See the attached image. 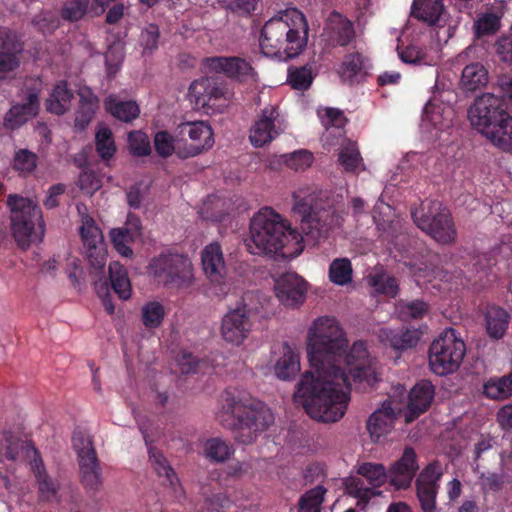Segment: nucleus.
I'll list each match as a JSON object with an SVG mask.
<instances>
[{
  "mask_svg": "<svg viewBox=\"0 0 512 512\" xmlns=\"http://www.w3.org/2000/svg\"><path fill=\"white\" fill-rule=\"evenodd\" d=\"M348 340L338 321L329 316L315 319L307 333L311 370L298 383L295 400L311 418L324 423L340 420L349 402V376L339 366Z\"/></svg>",
  "mask_w": 512,
  "mask_h": 512,
  "instance_id": "nucleus-1",
  "label": "nucleus"
},
{
  "mask_svg": "<svg viewBox=\"0 0 512 512\" xmlns=\"http://www.w3.org/2000/svg\"><path fill=\"white\" fill-rule=\"evenodd\" d=\"M307 29L300 11L294 8L280 11L265 23L259 39L260 49L269 57L293 58L306 45Z\"/></svg>",
  "mask_w": 512,
  "mask_h": 512,
  "instance_id": "nucleus-2",
  "label": "nucleus"
},
{
  "mask_svg": "<svg viewBox=\"0 0 512 512\" xmlns=\"http://www.w3.org/2000/svg\"><path fill=\"white\" fill-rule=\"evenodd\" d=\"M223 409L222 424L235 429V438L244 444L251 443L274 421L271 410L244 391H225Z\"/></svg>",
  "mask_w": 512,
  "mask_h": 512,
  "instance_id": "nucleus-3",
  "label": "nucleus"
},
{
  "mask_svg": "<svg viewBox=\"0 0 512 512\" xmlns=\"http://www.w3.org/2000/svg\"><path fill=\"white\" fill-rule=\"evenodd\" d=\"M302 236L291 229L279 214L271 208H264L255 214L250 223V238L246 246L254 255L275 254L287 243L298 244Z\"/></svg>",
  "mask_w": 512,
  "mask_h": 512,
  "instance_id": "nucleus-4",
  "label": "nucleus"
},
{
  "mask_svg": "<svg viewBox=\"0 0 512 512\" xmlns=\"http://www.w3.org/2000/svg\"><path fill=\"white\" fill-rule=\"evenodd\" d=\"M10 211L11 233L21 249L39 243L44 236V223L39 206L30 198L18 194L7 197Z\"/></svg>",
  "mask_w": 512,
  "mask_h": 512,
  "instance_id": "nucleus-5",
  "label": "nucleus"
},
{
  "mask_svg": "<svg viewBox=\"0 0 512 512\" xmlns=\"http://www.w3.org/2000/svg\"><path fill=\"white\" fill-rule=\"evenodd\" d=\"M466 354L463 339L453 328L445 329L430 345L429 366L437 375L455 372Z\"/></svg>",
  "mask_w": 512,
  "mask_h": 512,
  "instance_id": "nucleus-6",
  "label": "nucleus"
},
{
  "mask_svg": "<svg viewBox=\"0 0 512 512\" xmlns=\"http://www.w3.org/2000/svg\"><path fill=\"white\" fill-rule=\"evenodd\" d=\"M152 275L166 286L184 289L193 284V265L181 254H161L150 262Z\"/></svg>",
  "mask_w": 512,
  "mask_h": 512,
  "instance_id": "nucleus-7",
  "label": "nucleus"
},
{
  "mask_svg": "<svg viewBox=\"0 0 512 512\" xmlns=\"http://www.w3.org/2000/svg\"><path fill=\"white\" fill-rule=\"evenodd\" d=\"M415 224L434 240L450 244L456 238V230L450 212L439 202H431L426 213L423 210L411 211Z\"/></svg>",
  "mask_w": 512,
  "mask_h": 512,
  "instance_id": "nucleus-8",
  "label": "nucleus"
},
{
  "mask_svg": "<svg viewBox=\"0 0 512 512\" xmlns=\"http://www.w3.org/2000/svg\"><path fill=\"white\" fill-rule=\"evenodd\" d=\"M250 297V294L245 295L241 304L223 316L221 336L227 343L239 346L251 333L256 310L246 302Z\"/></svg>",
  "mask_w": 512,
  "mask_h": 512,
  "instance_id": "nucleus-9",
  "label": "nucleus"
},
{
  "mask_svg": "<svg viewBox=\"0 0 512 512\" xmlns=\"http://www.w3.org/2000/svg\"><path fill=\"white\" fill-rule=\"evenodd\" d=\"M504 115H509L504 107L502 98L486 93L475 99L468 111V117L473 128L482 135L493 124L501 121Z\"/></svg>",
  "mask_w": 512,
  "mask_h": 512,
  "instance_id": "nucleus-10",
  "label": "nucleus"
},
{
  "mask_svg": "<svg viewBox=\"0 0 512 512\" xmlns=\"http://www.w3.org/2000/svg\"><path fill=\"white\" fill-rule=\"evenodd\" d=\"M443 474L442 465L438 461L428 464L417 476L415 481L416 495L423 512H435L439 480Z\"/></svg>",
  "mask_w": 512,
  "mask_h": 512,
  "instance_id": "nucleus-11",
  "label": "nucleus"
},
{
  "mask_svg": "<svg viewBox=\"0 0 512 512\" xmlns=\"http://www.w3.org/2000/svg\"><path fill=\"white\" fill-rule=\"evenodd\" d=\"M179 133L184 141H190L183 150L178 151L183 158L196 156L214 144L213 131L203 121L183 123L179 125Z\"/></svg>",
  "mask_w": 512,
  "mask_h": 512,
  "instance_id": "nucleus-12",
  "label": "nucleus"
},
{
  "mask_svg": "<svg viewBox=\"0 0 512 512\" xmlns=\"http://www.w3.org/2000/svg\"><path fill=\"white\" fill-rule=\"evenodd\" d=\"M345 362L350 376L354 381L366 382L367 385L373 386L377 382L375 370L372 368L371 360L363 342H355L349 352L343 353L339 363Z\"/></svg>",
  "mask_w": 512,
  "mask_h": 512,
  "instance_id": "nucleus-13",
  "label": "nucleus"
},
{
  "mask_svg": "<svg viewBox=\"0 0 512 512\" xmlns=\"http://www.w3.org/2000/svg\"><path fill=\"white\" fill-rule=\"evenodd\" d=\"M282 121L278 108L265 107L250 130L249 139L253 146L262 147L282 132Z\"/></svg>",
  "mask_w": 512,
  "mask_h": 512,
  "instance_id": "nucleus-14",
  "label": "nucleus"
},
{
  "mask_svg": "<svg viewBox=\"0 0 512 512\" xmlns=\"http://www.w3.org/2000/svg\"><path fill=\"white\" fill-rule=\"evenodd\" d=\"M23 50L18 35L9 28L0 27V79L19 68Z\"/></svg>",
  "mask_w": 512,
  "mask_h": 512,
  "instance_id": "nucleus-15",
  "label": "nucleus"
},
{
  "mask_svg": "<svg viewBox=\"0 0 512 512\" xmlns=\"http://www.w3.org/2000/svg\"><path fill=\"white\" fill-rule=\"evenodd\" d=\"M228 91L221 81L213 77H203L195 80L189 87L190 102L196 109H206L212 102L226 98Z\"/></svg>",
  "mask_w": 512,
  "mask_h": 512,
  "instance_id": "nucleus-16",
  "label": "nucleus"
},
{
  "mask_svg": "<svg viewBox=\"0 0 512 512\" xmlns=\"http://www.w3.org/2000/svg\"><path fill=\"white\" fill-rule=\"evenodd\" d=\"M275 293L279 301L287 307H298L303 303L307 292V283L294 272H287L275 281Z\"/></svg>",
  "mask_w": 512,
  "mask_h": 512,
  "instance_id": "nucleus-17",
  "label": "nucleus"
},
{
  "mask_svg": "<svg viewBox=\"0 0 512 512\" xmlns=\"http://www.w3.org/2000/svg\"><path fill=\"white\" fill-rule=\"evenodd\" d=\"M400 413L401 405L396 400L386 399L367 421V429L371 437L378 440L380 437L388 434L393 428L397 415Z\"/></svg>",
  "mask_w": 512,
  "mask_h": 512,
  "instance_id": "nucleus-18",
  "label": "nucleus"
},
{
  "mask_svg": "<svg viewBox=\"0 0 512 512\" xmlns=\"http://www.w3.org/2000/svg\"><path fill=\"white\" fill-rule=\"evenodd\" d=\"M209 67L241 82H256L257 73L251 64L240 57H212Z\"/></svg>",
  "mask_w": 512,
  "mask_h": 512,
  "instance_id": "nucleus-19",
  "label": "nucleus"
},
{
  "mask_svg": "<svg viewBox=\"0 0 512 512\" xmlns=\"http://www.w3.org/2000/svg\"><path fill=\"white\" fill-rule=\"evenodd\" d=\"M419 466L415 451L407 447L402 456L389 470L390 484L396 489H406L411 485Z\"/></svg>",
  "mask_w": 512,
  "mask_h": 512,
  "instance_id": "nucleus-20",
  "label": "nucleus"
},
{
  "mask_svg": "<svg viewBox=\"0 0 512 512\" xmlns=\"http://www.w3.org/2000/svg\"><path fill=\"white\" fill-rule=\"evenodd\" d=\"M434 397V387L429 381L417 383L407 397V411L405 422H413L419 415L424 413L430 406Z\"/></svg>",
  "mask_w": 512,
  "mask_h": 512,
  "instance_id": "nucleus-21",
  "label": "nucleus"
},
{
  "mask_svg": "<svg viewBox=\"0 0 512 512\" xmlns=\"http://www.w3.org/2000/svg\"><path fill=\"white\" fill-rule=\"evenodd\" d=\"M332 46H347L355 38L353 23L339 13H331L324 29Z\"/></svg>",
  "mask_w": 512,
  "mask_h": 512,
  "instance_id": "nucleus-22",
  "label": "nucleus"
},
{
  "mask_svg": "<svg viewBox=\"0 0 512 512\" xmlns=\"http://www.w3.org/2000/svg\"><path fill=\"white\" fill-rule=\"evenodd\" d=\"M341 217L331 208H318L314 215L303 226L307 236L315 240H320L328 235L335 227L341 225Z\"/></svg>",
  "mask_w": 512,
  "mask_h": 512,
  "instance_id": "nucleus-23",
  "label": "nucleus"
},
{
  "mask_svg": "<svg viewBox=\"0 0 512 512\" xmlns=\"http://www.w3.org/2000/svg\"><path fill=\"white\" fill-rule=\"evenodd\" d=\"M39 110V98L36 93L27 96L24 104H15L5 114L3 126L7 130H16L24 125L29 119L36 116Z\"/></svg>",
  "mask_w": 512,
  "mask_h": 512,
  "instance_id": "nucleus-24",
  "label": "nucleus"
},
{
  "mask_svg": "<svg viewBox=\"0 0 512 512\" xmlns=\"http://www.w3.org/2000/svg\"><path fill=\"white\" fill-rule=\"evenodd\" d=\"M204 273L215 283H221L226 275V265L222 249L218 243H211L204 247L201 253Z\"/></svg>",
  "mask_w": 512,
  "mask_h": 512,
  "instance_id": "nucleus-25",
  "label": "nucleus"
},
{
  "mask_svg": "<svg viewBox=\"0 0 512 512\" xmlns=\"http://www.w3.org/2000/svg\"><path fill=\"white\" fill-rule=\"evenodd\" d=\"M380 339L396 350H405L415 347L420 338L421 332L418 329H390L380 330Z\"/></svg>",
  "mask_w": 512,
  "mask_h": 512,
  "instance_id": "nucleus-26",
  "label": "nucleus"
},
{
  "mask_svg": "<svg viewBox=\"0 0 512 512\" xmlns=\"http://www.w3.org/2000/svg\"><path fill=\"white\" fill-rule=\"evenodd\" d=\"M79 479L84 490L89 494L98 493L103 485L102 469L98 458L86 459L78 463Z\"/></svg>",
  "mask_w": 512,
  "mask_h": 512,
  "instance_id": "nucleus-27",
  "label": "nucleus"
},
{
  "mask_svg": "<svg viewBox=\"0 0 512 512\" xmlns=\"http://www.w3.org/2000/svg\"><path fill=\"white\" fill-rule=\"evenodd\" d=\"M31 467L36 477L38 491L41 498L45 501L55 499L59 490V482L48 475L43 461L37 452H35V456L31 461Z\"/></svg>",
  "mask_w": 512,
  "mask_h": 512,
  "instance_id": "nucleus-28",
  "label": "nucleus"
},
{
  "mask_svg": "<svg viewBox=\"0 0 512 512\" xmlns=\"http://www.w3.org/2000/svg\"><path fill=\"white\" fill-rule=\"evenodd\" d=\"M483 136L495 147L505 152H512V116L504 115V118L493 124Z\"/></svg>",
  "mask_w": 512,
  "mask_h": 512,
  "instance_id": "nucleus-29",
  "label": "nucleus"
},
{
  "mask_svg": "<svg viewBox=\"0 0 512 512\" xmlns=\"http://www.w3.org/2000/svg\"><path fill=\"white\" fill-rule=\"evenodd\" d=\"M300 370L298 353L288 344H284L282 356L274 366V373L281 380L294 377Z\"/></svg>",
  "mask_w": 512,
  "mask_h": 512,
  "instance_id": "nucleus-30",
  "label": "nucleus"
},
{
  "mask_svg": "<svg viewBox=\"0 0 512 512\" xmlns=\"http://www.w3.org/2000/svg\"><path fill=\"white\" fill-rule=\"evenodd\" d=\"M104 105L106 110L120 121L130 122L137 118L140 110L134 101H121L115 95H109Z\"/></svg>",
  "mask_w": 512,
  "mask_h": 512,
  "instance_id": "nucleus-31",
  "label": "nucleus"
},
{
  "mask_svg": "<svg viewBox=\"0 0 512 512\" xmlns=\"http://www.w3.org/2000/svg\"><path fill=\"white\" fill-rule=\"evenodd\" d=\"M443 9L441 0H414L412 15L429 25H434L440 19Z\"/></svg>",
  "mask_w": 512,
  "mask_h": 512,
  "instance_id": "nucleus-32",
  "label": "nucleus"
},
{
  "mask_svg": "<svg viewBox=\"0 0 512 512\" xmlns=\"http://www.w3.org/2000/svg\"><path fill=\"white\" fill-rule=\"evenodd\" d=\"M345 491L350 496L358 499V504H366L371 498L381 494L379 490L367 484L363 477L350 476L343 480Z\"/></svg>",
  "mask_w": 512,
  "mask_h": 512,
  "instance_id": "nucleus-33",
  "label": "nucleus"
},
{
  "mask_svg": "<svg viewBox=\"0 0 512 512\" xmlns=\"http://www.w3.org/2000/svg\"><path fill=\"white\" fill-rule=\"evenodd\" d=\"M109 278L114 292L120 299L127 300L131 297V283L123 265L119 262H111L109 265Z\"/></svg>",
  "mask_w": 512,
  "mask_h": 512,
  "instance_id": "nucleus-34",
  "label": "nucleus"
},
{
  "mask_svg": "<svg viewBox=\"0 0 512 512\" xmlns=\"http://www.w3.org/2000/svg\"><path fill=\"white\" fill-rule=\"evenodd\" d=\"M509 314L500 307H490L486 313V329L488 335L493 339H500L504 336L509 323Z\"/></svg>",
  "mask_w": 512,
  "mask_h": 512,
  "instance_id": "nucleus-35",
  "label": "nucleus"
},
{
  "mask_svg": "<svg viewBox=\"0 0 512 512\" xmlns=\"http://www.w3.org/2000/svg\"><path fill=\"white\" fill-rule=\"evenodd\" d=\"M488 82V73L480 63L466 65L462 71L461 85L467 91H475Z\"/></svg>",
  "mask_w": 512,
  "mask_h": 512,
  "instance_id": "nucleus-36",
  "label": "nucleus"
},
{
  "mask_svg": "<svg viewBox=\"0 0 512 512\" xmlns=\"http://www.w3.org/2000/svg\"><path fill=\"white\" fill-rule=\"evenodd\" d=\"M292 199V212L300 217L301 223L305 226L314 215V211H317L319 208L315 203V196L297 191L292 194Z\"/></svg>",
  "mask_w": 512,
  "mask_h": 512,
  "instance_id": "nucleus-37",
  "label": "nucleus"
},
{
  "mask_svg": "<svg viewBox=\"0 0 512 512\" xmlns=\"http://www.w3.org/2000/svg\"><path fill=\"white\" fill-rule=\"evenodd\" d=\"M367 283L375 292L396 296L398 284L392 276L386 273L382 268H375L366 278Z\"/></svg>",
  "mask_w": 512,
  "mask_h": 512,
  "instance_id": "nucleus-38",
  "label": "nucleus"
},
{
  "mask_svg": "<svg viewBox=\"0 0 512 512\" xmlns=\"http://www.w3.org/2000/svg\"><path fill=\"white\" fill-rule=\"evenodd\" d=\"M73 93L65 82H59L47 100V109L57 115L64 114L70 107Z\"/></svg>",
  "mask_w": 512,
  "mask_h": 512,
  "instance_id": "nucleus-39",
  "label": "nucleus"
},
{
  "mask_svg": "<svg viewBox=\"0 0 512 512\" xmlns=\"http://www.w3.org/2000/svg\"><path fill=\"white\" fill-rule=\"evenodd\" d=\"M204 455L214 462H224L234 453L233 445L221 438L215 437L208 439L204 444Z\"/></svg>",
  "mask_w": 512,
  "mask_h": 512,
  "instance_id": "nucleus-40",
  "label": "nucleus"
},
{
  "mask_svg": "<svg viewBox=\"0 0 512 512\" xmlns=\"http://www.w3.org/2000/svg\"><path fill=\"white\" fill-rule=\"evenodd\" d=\"M364 66L363 56L359 52L346 55L338 69L342 81L353 83L361 74Z\"/></svg>",
  "mask_w": 512,
  "mask_h": 512,
  "instance_id": "nucleus-41",
  "label": "nucleus"
},
{
  "mask_svg": "<svg viewBox=\"0 0 512 512\" xmlns=\"http://www.w3.org/2000/svg\"><path fill=\"white\" fill-rule=\"evenodd\" d=\"M357 474L358 476L363 477L367 484L370 485V487H373L374 490H378V488L383 485L387 479L386 468L384 465L379 463H362L357 468Z\"/></svg>",
  "mask_w": 512,
  "mask_h": 512,
  "instance_id": "nucleus-42",
  "label": "nucleus"
},
{
  "mask_svg": "<svg viewBox=\"0 0 512 512\" xmlns=\"http://www.w3.org/2000/svg\"><path fill=\"white\" fill-rule=\"evenodd\" d=\"M484 393L488 398L504 400L512 395V372L506 376L492 378L484 385Z\"/></svg>",
  "mask_w": 512,
  "mask_h": 512,
  "instance_id": "nucleus-43",
  "label": "nucleus"
},
{
  "mask_svg": "<svg viewBox=\"0 0 512 512\" xmlns=\"http://www.w3.org/2000/svg\"><path fill=\"white\" fill-rule=\"evenodd\" d=\"M165 315V308L158 301H149L141 308V322L149 330L160 327Z\"/></svg>",
  "mask_w": 512,
  "mask_h": 512,
  "instance_id": "nucleus-44",
  "label": "nucleus"
},
{
  "mask_svg": "<svg viewBox=\"0 0 512 512\" xmlns=\"http://www.w3.org/2000/svg\"><path fill=\"white\" fill-rule=\"evenodd\" d=\"M338 161L347 172H354L362 165V158L355 142L345 140V142L342 143Z\"/></svg>",
  "mask_w": 512,
  "mask_h": 512,
  "instance_id": "nucleus-45",
  "label": "nucleus"
},
{
  "mask_svg": "<svg viewBox=\"0 0 512 512\" xmlns=\"http://www.w3.org/2000/svg\"><path fill=\"white\" fill-rule=\"evenodd\" d=\"M326 492L321 485L306 491L298 500V512H321Z\"/></svg>",
  "mask_w": 512,
  "mask_h": 512,
  "instance_id": "nucleus-46",
  "label": "nucleus"
},
{
  "mask_svg": "<svg viewBox=\"0 0 512 512\" xmlns=\"http://www.w3.org/2000/svg\"><path fill=\"white\" fill-rule=\"evenodd\" d=\"M352 266L348 258H336L329 267V279L332 283L344 286L352 281Z\"/></svg>",
  "mask_w": 512,
  "mask_h": 512,
  "instance_id": "nucleus-47",
  "label": "nucleus"
},
{
  "mask_svg": "<svg viewBox=\"0 0 512 512\" xmlns=\"http://www.w3.org/2000/svg\"><path fill=\"white\" fill-rule=\"evenodd\" d=\"M96 151L103 160L110 159L116 146L112 131L105 125H99L95 134Z\"/></svg>",
  "mask_w": 512,
  "mask_h": 512,
  "instance_id": "nucleus-48",
  "label": "nucleus"
},
{
  "mask_svg": "<svg viewBox=\"0 0 512 512\" xmlns=\"http://www.w3.org/2000/svg\"><path fill=\"white\" fill-rule=\"evenodd\" d=\"M72 443L77 454L78 463L86 461V459L98 458L90 435L81 431L75 432Z\"/></svg>",
  "mask_w": 512,
  "mask_h": 512,
  "instance_id": "nucleus-49",
  "label": "nucleus"
},
{
  "mask_svg": "<svg viewBox=\"0 0 512 512\" xmlns=\"http://www.w3.org/2000/svg\"><path fill=\"white\" fill-rule=\"evenodd\" d=\"M501 16L494 12L481 14L474 24L476 35L482 37L495 34L500 29Z\"/></svg>",
  "mask_w": 512,
  "mask_h": 512,
  "instance_id": "nucleus-50",
  "label": "nucleus"
},
{
  "mask_svg": "<svg viewBox=\"0 0 512 512\" xmlns=\"http://www.w3.org/2000/svg\"><path fill=\"white\" fill-rule=\"evenodd\" d=\"M78 94L81 102V111L76 117V122L84 125L91 120L94 114L97 106V98L87 87L80 88Z\"/></svg>",
  "mask_w": 512,
  "mask_h": 512,
  "instance_id": "nucleus-51",
  "label": "nucleus"
},
{
  "mask_svg": "<svg viewBox=\"0 0 512 512\" xmlns=\"http://www.w3.org/2000/svg\"><path fill=\"white\" fill-rule=\"evenodd\" d=\"M38 156L28 150H18L13 158V168L20 174L27 175L31 174L37 167Z\"/></svg>",
  "mask_w": 512,
  "mask_h": 512,
  "instance_id": "nucleus-52",
  "label": "nucleus"
},
{
  "mask_svg": "<svg viewBox=\"0 0 512 512\" xmlns=\"http://www.w3.org/2000/svg\"><path fill=\"white\" fill-rule=\"evenodd\" d=\"M286 165L295 171H304L309 168L313 161V154L308 150H299L291 154L283 155Z\"/></svg>",
  "mask_w": 512,
  "mask_h": 512,
  "instance_id": "nucleus-53",
  "label": "nucleus"
},
{
  "mask_svg": "<svg viewBox=\"0 0 512 512\" xmlns=\"http://www.w3.org/2000/svg\"><path fill=\"white\" fill-rule=\"evenodd\" d=\"M80 233L85 247L104 243L100 229L96 226L94 220L88 216L82 220Z\"/></svg>",
  "mask_w": 512,
  "mask_h": 512,
  "instance_id": "nucleus-54",
  "label": "nucleus"
},
{
  "mask_svg": "<svg viewBox=\"0 0 512 512\" xmlns=\"http://www.w3.org/2000/svg\"><path fill=\"white\" fill-rule=\"evenodd\" d=\"M311 68L303 66L300 68H291L288 72V82L296 90H305L312 83Z\"/></svg>",
  "mask_w": 512,
  "mask_h": 512,
  "instance_id": "nucleus-55",
  "label": "nucleus"
},
{
  "mask_svg": "<svg viewBox=\"0 0 512 512\" xmlns=\"http://www.w3.org/2000/svg\"><path fill=\"white\" fill-rule=\"evenodd\" d=\"M86 248V256L90 266L96 273L103 274V269L107 260V251L105 244H93Z\"/></svg>",
  "mask_w": 512,
  "mask_h": 512,
  "instance_id": "nucleus-56",
  "label": "nucleus"
},
{
  "mask_svg": "<svg viewBox=\"0 0 512 512\" xmlns=\"http://www.w3.org/2000/svg\"><path fill=\"white\" fill-rule=\"evenodd\" d=\"M149 456L150 461L158 475L165 477L169 484L173 486L177 481V478L165 457L160 452L153 449L149 450Z\"/></svg>",
  "mask_w": 512,
  "mask_h": 512,
  "instance_id": "nucleus-57",
  "label": "nucleus"
},
{
  "mask_svg": "<svg viewBox=\"0 0 512 512\" xmlns=\"http://www.w3.org/2000/svg\"><path fill=\"white\" fill-rule=\"evenodd\" d=\"M399 58L406 64H426V52L416 44H409L406 47H397Z\"/></svg>",
  "mask_w": 512,
  "mask_h": 512,
  "instance_id": "nucleus-58",
  "label": "nucleus"
},
{
  "mask_svg": "<svg viewBox=\"0 0 512 512\" xmlns=\"http://www.w3.org/2000/svg\"><path fill=\"white\" fill-rule=\"evenodd\" d=\"M428 311V305L420 300L401 302L398 305V312L400 316L406 319H420Z\"/></svg>",
  "mask_w": 512,
  "mask_h": 512,
  "instance_id": "nucleus-59",
  "label": "nucleus"
},
{
  "mask_svg": "<svg viewBox=\"0 0 512 512\" xmlns=\"http://www.w3.org/2000/svg\"><path fill=\"white\" fill-rule=\"evenodd\" d=\"M128 144L130 152L137 156H145L150 153L151 147L148 136L142 131L129 133Z\"/></svg>",
  "mask_w": 512,
  "mask_h": 512,
  "instance_id": "nucleus-60",
  "label": "nucleus"
},
{
  "mask_svg": "<svg viewBox=\"0 0 512 512\" xmlns=\"http://www.w3.org/2000/svg\"><path fill=\"white\" fill-rule=\"evenodd\" d=\"M90 0H69L62 11V16L71 21H77L85 14Z\"/></svg>",
  "mask_w": 512,
  "mask_h": 512,
  "instance_id": "nucleus-61",
  "label": "nucleus"
},
{
  "mask_svg": "<svg viewBox=\"0 0 512 512\" xmlns=\"http://www.w3.org/2000/svg\"><path fill=\"white\" fill-rule=\"evenodd\" d=\"M159 29L151 24L144 29L140 36V44L145 54L152 53L158 48Z\"/></svg>",
  "mask_w": 512,
  "mask_h": 512,
  "instance_id": "nucleus-62",
  "label": "nucleus"
},
{
  "mask_svg": "<svg viewBox=\"0 0 512 512\" xmlns=\"http://www.w3.org/2000/svg\"><path fill=\"white\" fill-rule=\"evenodd\" d=\"M79 188L88 195L94 194L101 188V180L92 171H83L77 182Z\"/></svg>",
  "mask_w": 512,
  "mask_h": 512,
  "instance_id": "nucleus-63",
  "label": "nucleus"
},
{
  "mask_svg": "<svg viewBox=\"0 0 512 512\" xmlns=\"http://www.w3.org/2000/svg\"><path fill=\"white\" fill-rule=\"evenodd\" d=\"M154 145L157 153L162 157L172 155L175 149L172 136L165 131H160L155 135Z\"/></svg>",
  "mask_w": 512,
  "mask_h": 512,
  "instance_id": "nucleus-64",
  "label": "nucleus"
}]
</instances>
